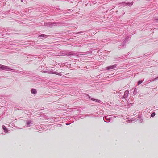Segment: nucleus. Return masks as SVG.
Here are the masks:
<instances>
[{
    "mask_svg": "<svg viewBox=\"0 0 158 158\" xmlns=\"http://www.w3.org/2000/svg\"><path fill=\"white\" fill-rule=\"evenodd\" d=\"M0 69L2 70L6 71H12L14 70V69H11L7 66L1 64H0Z\"/></svg>",
    "mask_w": 158,
    "mask_h": 158,
    "instance_id": "obj_1",
    "label": "nucleus"
},
{
    "mask_svg": "<svg viewBox=\"0 0 158 158\" xmlns=\"http://www.w3.org/2000/svg\"><path fill=\"white\" fill-rule=\"evenodd\" d=\"M61 55L63 56H74L77 55V54L73 52H68L67 53L64 52L61 54Z\"/></svg>",
    "mask_w": 158,
    "mask_h": 158,
    "instance_id": "obj_2",
    "label": "nucleus"
},
{
    "mask_svg": "<svg viewBox=\"0 0 158 158\" xmlns=\"http://www.w3.org/2000/svg\"><path fill=\"white\" fill-rule=\"evenodd\" d=\"M129 94V91L128 90H126L125 91L124 94V96L122 98V99L123 98L126 100H127V97Z\"/></svg>",
    "mask_w": 158,
    "mask_h": 158,
    "instance_id": "obj_3",
    "label": "nucleus"
},
{
    "mask_svg": "<svg viewBox=\"0 0 158 158\" xmlns=\"http://www.w3.org/2000/svg\"><path fill=\"white\" fill-rule=\"evenodd\" d=\"M117 66V65L116 64H115L114 65H112L108 66L106 68V69L107 70H110L113 69L114 68H116V67Z\"/></svg>",
    "mask_w": 158,
    "mask_h": 158,
    "instance_id": "obj_4",
    "label": "nucleus"
},
{
    "mask_svg": "<svg viewBox=\"0 0 158 158\" xmlns=\"http://www.w3.org/2000/svg\"><path fill=\"white\" fill-rule=\"evenodd\" d=\"M133 3L132 2L131 3H125V2H123L121 3V6H131L133 5Z\"/></svg>",
    "mask_w": 158,
    "mask_h": 158,
    "instance_id": "obj_5",
    "label": "nucleus"
},
{
    "mask_svg": "<svg viewBox=\"0 0 158 158\" xmlns=\"http://www.w3.org/2000/svg\"><path fill=\"white\" fill-rule=\"evenodd\" d=\"M48 73H51V74H54L56 75H57L60 76H62V74L61 73H60L57 72H56L54 71H53L52 70L48 72Z\"/></svg>",
    "mask_w": 158,
    "mask_h": 158,
    "instance_id": "obj_6",
    "label": "nucleus"
},
{
    "mask_svg": "<svg viewBox=\"0 0 158 158\" xmlns=\"http://www.w3.org/2000/svg\"><path fill=\"white\" fill-rule=\"evenodd\" d=\"M129 37L128 36H127L126 38L123 41V44H122V46L123 47L124 46V44L128 42L129 40Z\"/></svg>",
    "mask_w": 158,
    "mask_h": 158,
    "instance_id": "obj_7",
    "label": "nucleus"
},
{
    "mask_svg": "<svg viewBox=\"0 0 158 158\" xmlns=\"http://www.w3.org/2000/svg\"><path fill=\"white\" fill-rule=\"evenodd\" d=\"M27 127H30L32 126L33 124V121L31 120H29L27 123Z\"/></svg>",
    "mask_w": 158,
    "mask_h": 158,
    "instance_id": "obj_8",
    "label": "nucleus"
},
{
    "mask_svg": "<svg viewBox=\"0 0 158 158\" xmlns=\"http://www.w3.org/2000/svg\"><path fill=\"white\" fill-rule=\"evenodd\" d=\"M31 92L33 94H36L37 91L36 89H32L31 90Z\"/></svg>",
    "mask_w": 158,
    "mask_h": 158,
    "instance_id": "obj_9",
    "label": "nucleus"
},
{
    "mask_svg": "<svg viewBox=\"0 0 158 158\" xmlns=\"http://www.w3.org/2000/svg\"><path fill=\"white\" fill-rule=\"evenodd\" d=\"M89 98L91 99V100L95 101L97 102H100V100L97 99H93L92 98H91L90 96H89V95H88Z\"/></svg>",
    "mask_w": 158,
    "mask_h": 158,
    "instance_id": "obj_10",
    "label": "nucleus"
},
{
    "mask_svg": "<svg viewBox=\"0 0 158 158\" xmlns=\"http://www.w3.org/2000/svg\"><path fill=\"white\" fill-rule=\"evenodd\" d=\"M105 118L106 120L107 121V122H110V119L109 118H108L107 116H105ZM104 121L105 122H107L105 121L104 119Z\"/></svg>",
    "mask_w": 158,
    "mask_h": 158,
    "instance_id": "obj_11",
    "label": "nucleus"
},
{
    "mask_svg": "<svg viewBox=\"0 0 158 158\" xmlns=\"http://www.w3.org/2000/svg\"><path fill=\"white\" fill-rule=\"evenodd\" d=\"M46 36V35H45L44 34H41V35H39V37H41L40 38V39H42V38H41L42 37H45V36Z\"/></svg>",
    "mask_w": 158,
    "mask_h": 158,
    "instance_id": "obj_12",
    "label": "nucleus"
},
{
    "mask_svg": "<svg viewBox=\"0 0 158 158\" xmlns=\"http://www.w3.org/2000/svg\"><path fill=\"white\" fill-rule=\"evenodd\" d=\"M155 114H155V112H153L151 114V117H153L155 115Z\"/></svg>",
    "mask_w": 158,
    "mask_h": 158,
    "instance_id": "obj_13",
    "label": "nucleus"
},
{
    "mask_svg": "<svg viewBox=\"0 0 158 158\" xmlns=\"http://www.w3.org/2000/svg\"><path fill=\"white\" fill-rule=\"evenodd\" d=\"M143 80H140L139 81H138V85L141 84L142 82H143Z\"/></svg>",
    "mask_w": 158,
    "mask_h": 158,
    "instance_id": "obj_14",
    "label": "nucleus"
},
{
    "mask_svg": "<svg viewBox=\"0 0 158 158\" xmlns=\"http://www.w3.org/2000/svg\"><path fill=\"white\" fill-rule=\"evenodd\" d=\"M137 89H136V88H135L134 89L133 93L134 94H136L137 92Z\"/></svg>",
    "mask_w": 158,
    "mask_h": 158,
    "instance_id": "obj_15",
    "label": "nucleus"
},
{
    "mask_svg": "<svg viewBox=\"0 0 158 158\" xmlns=\"http://www.w3.org/2000/svg\"><path fill=\"white\" fill-rule=\"evenodd\" d=\"M4 131V132L6 133H8V131H9V130H8V129L7 128Z\"/></svg>",
    "mask_w": 158,
    "mask_h": 158,
    "instance_id": "obj_16",
    "label": "nucleus"
},
{
    "mask_svg": "<svg viewBox=\"0 0 158 158\" xmlns=\"http://www.w3.org/2000/svg\"><path fill=\"white\" fill-rule=\"evenodd\" d=\"M2 127L4 130H5L6 129V127L4 125H3Z\"/></svg>",
    "mask_w": 158,
    "mask_h": 158,
    "instance_id": "obj_17",
    "label": "nucleus"
},
{
    "mask_svg": "<svg viewBox=\"0 0 158 158\" xmlns=\"http://www.w3.org/2000/svg\"><path fill=\"white\" fill-rule=\"evenodd\" d=\"M4 117V116L3 114L1 115L0 116V119Z\"/></svg>",
    "mask_w": 158,
    "mask_h": 158,
    "instance_id": "obj_18",
    "label": "nucleus"
},
{
    "mask_svg": "<svg viewBox=\"0 0 158 158\" xmlns=\"http://www.w3.org/2000/svg\"><path fill=\"white\" fill-rule=\"evenodd\" d=\"M158 79V77L154 79V80H156Z\"/></svg>",
    "mask_w": 158,
    "mask_h": 158,
    "instance_id": "obj_19",
    "label": "nucleus"
},
{
    "mask_svg": "<svg viewBox=\"0 0 158 158\" xmlns=\"http://www.w3.org/2000/svg\"><path fill=\"white\" fill-rule=\"evenodd\" d=\"M155 20L156 21V22H158V18L156 19H155Z\"/></svg>",
    "mask_w": 158,
    "mask_h": 158,
    "instance_id": "obj_20",
    "label": "nucleus"
},
{
    "mask_svg": "<svg viewBox=\"0 0 158 158\" xmlns=\"http://www.w3.org/2000/svg\"><path fill=\"white\" fill-rule=\"evenodd\" d=\"M82 33V32H79V33Z\"/></svg>",
    "mask_w": 158,
    "mask_h": 158,
    "instance_id": "obj_21",
    "label": "nucleus"
},
{
    "mask_svg": "<svg viewBox=\"0 0 158 158\" xmlns=\"http://www.w3.org/2000/svg\"><path fill=\"white\" fill-rule=\"evenodd\" d=\"M66 125H68V124H67V123H66Z\"/></svg>",
    "mask_w": 158,
    "mask_h": 158,
    "instance_id": "obj_22",
    "label": "nucleus"
}]
</instances>
